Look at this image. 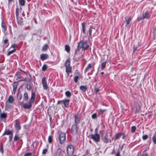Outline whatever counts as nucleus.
Here are the masks:
<instances>
[{"label":"nucleus","instance_id":"obj_1","mask_svg":"<svg viewBox=\"0 0 156 156\" xmlns=\"http://www.w3.org/2000/svg\"><path fill=\"white\" fill-rule=\"evenodd\" d=\"M89 48V44L87 41L84 42L82 41H81L78 45L77 49L75 51V54H77L78 53V52L80 50L81 48L82 50H87Z\"/></svg>","mask_w":156,"mask_h":156},{"label":"nucleus","instance_id":"obj_2","mask_svg":"<svg viewBox=\"0 0 156 156\" xmlns=\"http://www.w3.org/2000/svg\"><path fill=\"white\" fill-rule=\"evenodd\" d=\"M35 96V93L32 91L31 97L29 101V103H25L23 105V107L24 109H29L31 107L32 104L34 101Z\"/></svg>","mask_w":156,"mask_h":156},{"label":"nucleus","instance_id":"obj_3","mask_svg":"<svg viewBox=\"0 0 156 156\" xmlns=\"http://www.w3.org/2000/svg\"><path fill=\"white\" fill-rule=\"evenodd\" d=\"M70 59L69 58H68L65 63V66L66 67V71L68 76L69 75L70 73H72V68L70 66Z\"/></svg>","mask_w":156,"mask_h":156},{"label":"nucleus","instance_id":"obj_4","mask_svg":"<svg viewBox=\"0 0 156 156\" xmlns=\"http://www.w3.org/2000/svg\"><path fill=\"white\" fill-rule=\"evenodd\" d=\"M88 137L90 139H92L93 141L97 144L99 142L100 140V134H90L88 136Z\"/></svg>","mask_w":156,"mask_h":156},{"label":"nucleus","instance_id":"obj_5","mask_svg":"<svg viewBox=\"0 0 156 156\" xmlns=\"http://www.w3.org/2000/svg\"><path fill=\"white\" fill-rule=\"evenodd\" d=\"M15 123L14 125V126L16 130V132L19 133V131L21 128V123L18 119H16L15 121Z\"/></svg>","mask_w":156,"mask_h":156},{"label":"nucleus","instance_id":"obj_6","mask_svg":"<svg viewBox=\"0 0 156 156\" xmlns=\"http://www.w3.org/2000/svg\"><path fill=\"white\" fill-rule=\"evenodd\" d=\"M74 147L72 144H69L67 149V152L69 156H71L74 152Z\"/></svg>","mask_w":156,"mask_h":156},{"label":"nucleus","instance_id":"obj_7","mask_svg":"<svg viewBox=\"0 0 156 156\" xmlns=\"http://www.w3.org/2000/svg\"><path fill=\"white\" fill-rule=\"evenodd\" d=\"M66 133L61 132L59 135V139L60 143L62 144H63L66 139Z\"/></svg>","mask_w":156,"mask_h":156},{"label":"nucleus","instance_id":"obj_8","mask_svg":"<svg viewBox=\"0 0 156 156\" xmlns=\"http://www.w3.org/2000/svg\"><path fill=\"white\" fill-rule=\"evenodd\" d=\"M74 122L76 124H78L80 121L81 115L80 114H76L74 115Z\"/></svg>","mask_w":156,"mask_h":156},{"label":"nucleus","instance_id":"obj_9","mask_svg":"<svg viewBox=\"0 0 156 156\" xmlns=\"http://www.w3.org/2000/svg\"><path fill=\"white\" fill-rule=\"evenodd\" d=\"M132 17L131 16L125 18V19L124 21V23H126L125 26L126 27H129L130 25V22L132 20Z\"/></svg>","mask_w":156,"mask_h":156},{"label":"nucleus","instance_id":"obj_10","mask_svg":"<svg viewBox=\"0 0 156 156\" xmlns=\"http://www.w3.org/2000/svg\"><path fill=\"white\" fill-rule=\"evenodd\" d=\"M76 125L74 124L72 125L71 127V133L74 135L76 134L77 132V127Z\"/></svg>","mask_w":156,"mask_h":156},{"label":"nucleus","instance_id":"obj_11","mask_svg":"<svg viewBox=\"0 0 156 156\" xmlns=\"http://www.w3.org/2000/svg\"><path fill=\"white\" fill-rule=\"evenodd\" d=\"M19 81L17 82H15L12 84V87H13V93L14 94H15L16 91V89L18 87V86L19 84Z\"/></svg>","mask_w":156,"mask_h":156},{"label":"nucleus","instance_id":"obj_12","mask_svg":"<svg viewBox=\"0 0 156 156\" xmlns=\"http://www.w3.org/2000/svg\"><path fill=\"white\" fill-rule=\"evenodd\" d=\"M42 82L43 88L44 90H46L48 89V86L47 83V81L46 80V78L44 77L42 79Z\"/></svg>","mask_w":156,"mask_h":156},{"label":"nucleus","instance_id":"obj_13","mask_svg":"<svg viewBox=\"0 0 156 156\" xmlns=\"http://www.w3.org/2000/svg\"><path fill=\"white\" fill-rule=\"evenodd\" d=\"M62 149L60 148H57L54 154V156H62Z\"/></svg>","mask_w":156,"mask_h":156},{"label":"nucleus","instance_id":"obj_14","mask_svg":"<svg viewBox=\"0 0 156 156\" xmlns=\"http://www.w3.org/2000/svg\"><path fill=\"white\" fill-rule=\"evenodd\" d=\"M5 135H13L12 131L9 129H5L4 133L3 134L2 136H3Z\"/></svg>","mask_w":156,"mask_h":156},{"label":"nucleus","instance_id":"obj_15","mask_svg":"<svg viewBox=\"0 0 156 156\" xmlns=\"http://www.w3.org/2000/svg\"><path fill=\"white\" fill-rule=\"evenodd\" d=\"M142 16H143V18L146 19H149L151 16V15L148 11H146L145 13L143 14Z\"/></svg>","mask_w":156,"mask_h":156},{"label":"nucleus","instance_id":"obj_16","mask_svg":"<svg viewBox=\"0 0 156 156\" xmlns=\"http://www.w3.org/2000/svg\"><path fill=\"white\" fill-rule=\"evenodd\" d=\"M22 9V8L20 7V9L19 8L18 6H16V17L19 16V14L20 12Z\"/></svg>","mask_w":156,"mask_h":156},{"label":"nucleus","instance_id":"obj_17","mask_svg":"<svg viewBox=\"0 0 156 156\" xmlns=\"http://www.w3.org/2000/svg\"><path fill=\"white\" fill-rule=\"evenodd\" d=\"M102 140L104 143H108V136L107 133H106L105 135L102 138Z\"/></svg>","mask_w":156,"mask_h":156},{"label":"nucleus","instance_id":"obj_18","mask_svg":"<svg viewBox=\"0 0 156 156\" xmlns=\"http://www.w3.org/2000/svg\"><path fill=\"white\" fill-rule=\"evenodd\" d=\"M48 57V55L47 54H42L40 55V58L42 61L47 59Z\"/></svg>","mask_w":156,"mask_h":156},{"label":"nucleus","instance_id":"obj_19","mask_svg":"<svg viewBox=\"0 0 156 156\" xmlns=\"http://www.w3.org/2000/svg\"><path fill=\"white\" fill-rule=\"evenodd\" d=\"M1 27L2 28V31L4 33L7 30V27L5 23L3 21H2V22Z\"/></svg>","mask_w":156,"mask_h":156},{"label":"nucleus","instance_id":"obj_20","mask_svg":"<svg viewBox=\"0 0 156 156\" xmlns=\"http://www.w3.org/2000/svg\"><path fill=\"white\" fill-rule=\"evenodd\" d=\"M16 18L18 24L20 25H22L23 22V19L22 17L18 16L16 17Z\"/></svg>","mask_w":156,"mask_h":156},{"label":"nucleus","instance_id":"obj_21","mask_svg":"<svg viewBox=\"0 0 156 156\" xmlns=\"http://www.w3.org/2000/svg\"><path fill=\"white\" fill-rule=\"evenodd\" d=\"M69 101L70 100L68 99H64L63 100L62 103L65 105V107H66L69 105Z\"/></svg>","mask_w":156,"mask_h":156},{"label":"nucleus","instance_id":"obj_22","mask_svg":"<svg viewBox=\"0 0 156 156\" xmlns=\"http://www.w3.org/2000/svg\"><path fill=\"white\" fill-rule=\"evenodd\" d=\"M82 25V31L83 34H85L86 31V23H83L81 24Z\"/></svg>","mask_w":156,"mask_h":156},{"label":"nucleus","instance_id":"obj_23","mask_svg":"<svg viewBox=\"0 0 156 156\" xmlns=\"http://www.w3.org/2000/svg\"><path fill=\"white\" fill-rule=\"evenodd\" d=\"M14 100L13 97L11 95H10L6 101H7V103L9 102V103H12L14 101Z\"/></svg>","mask_w":156,"mask_h":156},{"label":"nucleus","instance_id":"obj_24","mask_svg":"<svg viewBox=\"0 0 156 156\" xmlns=\"http://www.w3.org/2000/svg\"><path fill=\"white\" fill-rule=\"evenodd\" d=\"M92 68V65L91 64H89L87 67L85 68L84 70V73H86L89 70Z\"/></svg>","mask_w":156,"mask_h":156},{"label":"nucleus","instance_id":"obj_25","mask_svg":"<svg viewBox=\"0 0 156 156\" xmlns=\"http://www.w3.org/2000/svg\"><path fill=\"white\" fill-rule=\"evenodd\" d=\"M80 89L83 92H85L87 90V86H81L80 87Z\"/></svg>","mask_w":156,"mask_h":156},{"label":"nucleus","instance_id":"obj_26","mask_svg":"<svg viewBox=\"0 0 156 156\" xmlns=\"http://www.w3.org/2000/svg\"><path fill=\"white\" fill-rule=\"evenodd\" d=\"M18 133H19L16 132L14 137V141H17L20 138V137Z\"/></svg>","mask_w":156,"mask_h":156},{"label":"nucleus","instance_id":"obj_27","mask_svg":"<svg viewBox=\"0 0 156 156\" xmlns=\"http://www.w3.org/2000/svg\"><path fill=\"white\" fill-rule=\"evenodd\" d=\"M28 99V94L27 93L25 92L23 95V101H26Z\"/></svg>","mask_w":156,"mask_h":156},{"label":"nucleus","instance_id":"obj_28","mask_svg":"<svg viewBox=\"0 0 156 156\" xmlns=\"http://www.w3.org/2000/svg\"><path fill=\"white\" fill-rule=\"evenodd\" d=\"M20 5L23 6L25 5V0H18Z\"/></svg>","mask_w":156,"mask_h":156},{"label":"nucleus","instance_id":"obj_29","mask_svg":"<svg viewBox=\"0 0 156 156\" xmlns=\"http://www.w3.org/2000/svg\"><path fill=\"white\" fill-rule=\"evenodd\" d=\"M65 94L66 97L68 98H70L72 95L71 92L69 91H66L65 93Z\"/></svg>","mask_w":156,"mask_h":156},{"label":"nucleus","instance_id":"obj_30","mask_svg":"<svg viewBox=\"0 0 156 156\" xmlns=\"http://www.w3.org/2000/svg\"><path fill=\"white\" fill-rule=\"evenodd\" d=\"M48 45L47 44H45L44 45L42 48V51H46L48 49Z\"/></svg>","mask_w":156,"mask_h":156},{"label":"nucleus","instance_id":"obj_31","mask_svg":"<svg viewBox=\"0 0 156 156\" xmlns=\"http://www.w3.org/2000/svg\"><path fill=\"white\" fill-rule=\"evenodd\" d=\"M122 133H119L117 134L115 137V139L116 140H118L119 139L121 136L122 135Z\"/></svg>","mask_w":156,"mask_h":156},{"label":"nucleus","instance_id":"obj_32","mask_svg":"<svg viewBox=\"0 0 156 156\" xmlns=\"http://www.w3.org/2000/svg\"><path fill=\"white\" fill-rule=\"evenodd\" d=\"M106 62H105L101 63V70H103L104 68L105 67L106 65Z\"/></svg>","mask_w":156,"mask_h":156},{"label":"nucleus","instance_id":"obj_33","mask_svg":"<svg viewBox=\"0 0 156 156\" xmlns=\"http://www.w3.org/2000/svg\"><path fill=\"white\" fill-rule=\"evenodd\" d=\"M152 139L154 143L156 144V133H155L152 138Z\"/></svg>","mask_w":156,"mask_h":156},{"label":"nucleus","instance_id":"obj_34","mask_svg":"<svg viewBox=\"0 0 156 156\" xmlns=\"http://www.w3.org/2000/svg\"><path fill=\"white\" fill-rule=\"evenodd\" d=\"M53 139V136H49L48 137V142L49 143L51 144L52 143Z\"/></svg>","mask_w":156,"mask_h":156},{"label":"nucleus","instance_id":"obj_35","mask_svg":"<svg viewBox=\"0 0 156 156\" xmlns=\"http://www.w3.org/2000/svg\"><path fill=\"white\" fill-rule=\"evenodd\" d=\"M65 50L68 52H69L70 51V48L69 46L68 45H65Z\"/></svg>","mask_w":156,"mask_h":156},{"label":"nucleus","instance_id":"obj_36","mask_svg":"<svg viewBox=\"0 0 156 156\" xmlns=\"http://www.w3.org/2000/svg\"><path fill=\"white\" fill-rule=\"evenodd\" d=\"M16 51V50L13 49L12 50L9 51L7 54V56H9L11 54L13 53L14 52H15Z\"/></svg>","mask_w":156,"mask_h":156},{"label":"nucleus","instance_id":"obj_37","mask_svg":"<svg viewBox=\"0 0 156 156\" xmlns=\"http://www.w3.org/2000/svg\"><path fill=\"white\" fill-rule=\"evenodd\" d=\"M47 68V65L46 64H44L42 67V70L43 71H45L46 70Z\"/></svg>","mask_w":156,"mask_h":156},{"label":"nucleus","instance_id":"obj_38","mask_svg":"<svg viewBox=\"0 0 156 156\" xmlns=\"http://www.w3.org/2000/svg\"><path fill=\"white\" fill-rule=\"evenodd\" d=\"M17 47V45L16 44H12L11 47L9 48V50L11 48H13V49L16 50V48Z\"/></svg>","mask_w":156,"mask_h":156},{"label":"nucleus","instance_id":"obj_39","mask_svg":"<svg viewBox=\"0 0 156 156\" xmlns=\"http://www.w3.org/2000/svg\"><path fill=\"white\" fill-rule=\"evenodd\" d=\"M136 129V127L135 126H132L131 127V131L132 132L134 133Z\"/></svg>","mask_w":156,"mask_h":156},{"label":"nucleus","instance_id":"obj_40","mask_svg":"<svg viewBox=\"0 0 156 156\" xmlns=\"http://www.w3.org/2000/svg\"><path fill=\"white\" fill-rule=\"evenodd\" d=\"M92 28H93L92 27H90V28L88 30V32L89 33V37H91V33H92Z\"/></svg>","mask_w":156,"mask_h":156},{"label":"nucleus","instance_id":"obj_41","mask_svg":"<svg viewBox=\"0 0 156 156\" xmlns=\"http://www.w3.org/2000/svg\"><path fill=\"white\" fill-rule=\"evenodd\" d=\"M26 87L27 89L28 90H30L31 89V87L30 85L28 84H26Z\"/></svg>","mask_w":156,"mask_h":156},{"label":"nucleus","instance_id":"obj_42","mask_svg":"<svg viewBox=\"0 0 156 156\" xmlns=\"http://www.w3.org/2000/svg\"><path fill=\"white\" fill-rule=\"evenodd\" d=\"M0 151L2 152V154H3V153L4 151L3 147V144L2 143H1V144L0 147Z\"/></svg>","mask_w":156,"mask_h":156},{"label":"nucleus","instance_id":"obj_43","mask_svg":"<svg viewBox=\"0 0 156 156\" xmlns=\"http://www.w3.org/2000/svg\"><path fill=\"white\" fill-rule=\"evenodd\" d=\"M148 137V136L147 135H144L142 136V139L143 140H147Z\"/></svg>","mask_w":156,"mask_h":156},{"label":"nucleus","instance_id":"obj_44","mask_svg":"<svg viewBox=\"0 0 156 156\" xmlns=\"http://www.w3.org/2000/svg\"><path fill=\"white\" fill-rule=\"evenodd\" d=\"M7 101H6L5 102V108L6 109H8L10 108L11 107L9 105H8L7 104Z\"/></svg>","mask_w":156,"mask_h":156},{"label":"nucleus","instance_id":"obj_45","mask_svg":"<svg viewBox=\"0 0 156 156\" xmlns=\"http://www.w3.org/2000/svg\"><path fill=\"white\" fill-rule=\"evenodd\" d=\"M13 135H11L9 136V142H10L12 141L13 138Z\"/></svg>","mask_w":156,"mask_h":156},{"label":"nucleus","instance_id":"obj_46","mask_svg":"<svg viewBox=\"0 0 156 156\" xmlns=\"http://www.w3.org/2000/svg\"><path fill=\"white\" fill-rule=\"evenodd\" d=\"M48 150L47 149H44L42 151V154H45L48 152Z\"/></svg>","mask_w":156,"mask_h":156},{"label":"nucleus","instance_id":"obj_47","mask_svg":"<svg viewBox=\"0 0 156 156\" xmlns=\"http://www.w3.org/2000/svg\"><path fill=\"white\" fill-rule=\"evenodd\" d=\"M79 77L78 76H76L74 78V81L75 83H77Z\"/></svg>","mask_w":156,"mask_h":156},{"label":"nucleus","instance_id":"obj_48","mask_svg":"<svg viewBox=\"0 0 156 156\" xmlns=\"http://www.w3.org/2000/svg\"><path fill=\"white\" fill-rule=\"evenodd\" d=\"M91 117L93 119H95L97 118V114L96 113L93 114L92 115Z\"/></svg>","mask_w":156,"mask_h":156},{"label":"nucleus","instance_id":"obj_49","mask_svg":"<svg viewBox=\"0 0 156 156\" xmlns=\"http://www.w3.org/2000/svg\"><path fill=\"white\" fill-rule=\"evenodd\" d=\"M17 97H18V99H17L19 101H20L23 98V96H22V94H21L19 95V96L18 95Z\"/></svg>","mask_w":156,"mask_h":156},{"label":"nucleus","instance_id":"obj_50","mask_svg":"<svg viewBox=\"0 0 156 156\" xmlns=\"http://www.w3.org/2000/svg\"><path fill=\"white\" fill-rule=\"evenodd\" d=\"M94 71V68H93V69L91 70V72H89V73H88L87 75L88 76H89V75H92V74H93V72Z\"/></svg>","mask_w":156,"mask_h":156},{"label":"nucleus","instance_id":"obj_51","mask_svg":"<svg viewBox=\"0 0 156 156\" xmlns=\"http://www.w3.org/2000/svg\"><path fill=\"white\" fill-rule=\"evenodd\" d=\"M94 91L96 93H98L100 90L99 88L98 87H95L94 88Z\"/></svg>","mask_w":156,"mask_h":156},{"label":"nucleus","instance_id":"obj_52","mask_svg":"<svg viewBox=\"0 0 156 156\" xmlns=\"http://www.w3.org/2000/svg\"><path fill=\"white\" fill-rule=\"evenodd\" d=\"M32 154L31 153H26L24 156H31Z\"/></svg>","mask_w":156,"mask_h":156},{"label":"nucleus","instance_id":"obj_53","mask_svg":"<svg viewBox=\"0 0 156 156\" xmlns=\"http://www.w3.org/2000/svg\"><path fill=\"white\" fill-rule=\"evenodd\" d=\"M144 18H143V16L142 15V16L141 17H138V20L139 21H140V20H144Z\"/></svg>","mask_w":156,"mask_h":156},{"label":"nucleus","instance_id":"obj_54","mask_svg":"<svg viewBox=\"0 0 156 156\" xmlns=\"http://www.w3.org/2000/svg\"><path fill=\"white\" fill-rule=\"evenodd\" d=\"M16 77L18 79H20L22 77V76L20 74L16 75Z\"/></svg>","mask_w":156,"mask_h":156},{"label":"nucleus","instance_id":"obj_55","mask_svg":"<svg viewBox=\"0 0 156 156\" xmlns=\"http://www.w3.org/2000/svg\"><path fill=\"white\" fill-rule=\"evenodd\" d=\"M98 129L97 128H96L94 130V134H99L98 133Z\"/></svg>","mask_w":156,"mask_h":156},{"label":"nucleus","instance_id":"obj_56","mask_svg":"<svg viewBox=\"0 0 156 156\" xmlns=\"http://www.w3.org/2000/svg\"><path fill=\"white\" fill-rule=\"evenodd\" d=\"M106 111V109L102 110L101 109H100V111L101 112V113H103L104 112Z\"/></svg>","mask_w":156,"mask_h":156},{"label":"nucleus","instance_id":"obj_57","mask_svg":"<svg viewBox=\"0 0 156 156\" xmlns=\"http://www.w3.org/2000/svg\"><path fill=\"white\" fill-rule=\"evenodd\" d=\"M8 40L7 39H5L4 41H3V42H4V44H6L7 43H8Z\"/></svg>","mask_w":156,"mask_h":156},{"label":"nucleus","instance_id":"obj_58","mask_svg":"<svg viewBox=\"0 0 156 156\" xmlns=\"http://www.w3.org/2000/svg\"><path fill=\"white\" fill-rule=\"evenodd\" d=\"M30 29V27L29 26H28L27 27H26L25 28V30H29Z\"/></svg>","mask_w":156,"mask_h":156},{"label":"nucleus","instance_id":"obj_59","mask_svg":"<svg viewBox=\"0 0 156 156\" xmlns=\"http://www.w3.org/2000/svg\"><path fill=\"white\" fill-rule=\"evenodd\" d=\"M62 101H63V100L58 101V102H57V104H59L62 103Z\"/></svg>","mask_w":156,"mask_h":156},{"label":"nucleus","instance_id":"obj_60","mask_svg":"<svg viewBox=\"0 0 156 156\" xmlns=\"http://www.w3.org/2000/svg\"><path fill=\"white\" fill-rule=\"evenodd\" d=\"M120 152L119 151H118L116 155L115 156H120Z\"/></svg>","mask_w":156,"mask_h":156},{"label":"nucleus","instance_id":"obj_61","mask_svg":"<svg viewBox=\"0 0 156 156\" xmlns=\"http://www.w3.org/2000/svg\"><path fill=\"white\" fill-rule=\"evenodd\" d=\"M27 80L26 78L23 79L21 80H19V82L22 81H27Z\"/></svg>","mask_w":156,"mask_h":156},{"label":"nucleus","instance_id":"obj_62","mask_svg":"<svg viewBox=\"0 0 156 156\" xmlns=\"http://www.w3.org/2000/svg\"><path fill=\"white\" fill-rule=\"evenodd\" d=\"M122 135H123L122 138V139H125V135L124 134L122 133Z\"/></svg>","mask_w":156,"mask_h":156},{"label":"nucleus","instance_id":"obj_63","mask_svg":"<svg viewBox=\"0 0 156 156\" xmlns=\"http://www.w3.org/2000/svg\"><path fill=\"white\" fill-rule=\"evenodd\" d=\"M136 49V47H133V53H134Z\"/></svg>","mask_w":156,"mask_h":156},{"label":"nucleus","instance_id":"obj_64","mask_svg":"<svg viewBox=\"0 0 156 156\" xmlns=\"http://www.w3.org/2000/svg\"><path fill=\"white\" fill-rule=\"evenodd\" d=\"M141 156H148V154L147 153H145L143 154Z\"/></svg>","mask_w":156,"mask_h":156}]
</instances>
